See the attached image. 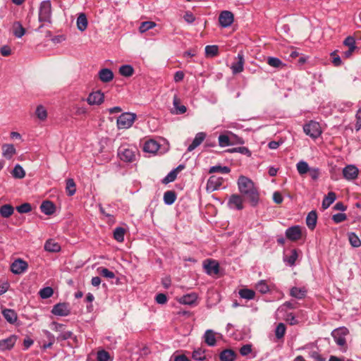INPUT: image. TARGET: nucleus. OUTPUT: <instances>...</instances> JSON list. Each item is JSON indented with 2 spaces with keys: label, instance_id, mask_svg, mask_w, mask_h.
<instances>
[{
  "label": "nucleus",
  "instance_id": "nucleus-31",
  "mask_svg": "<svg viewBox=\"0 0 361 361\" xmlns=\"http://www.w3.org/2000/svg\"><path fill=\"white\" fill-rule=\"evenodd\" d=\"M87 27V19L84 13L79 14L77 18V27L80 31H85Z\"/></svg>",
  "mask_w": 361,
  "mask_h": 361
},
{
  "label": "nucleus",
  "instance_id": "nucleus-28",
  "mask_svg": "<svg viewBox=\"0 0 361 361\" xmlns=\"http://www.w3.org/2000/svg\"><path fill=\"white\" fill-rule=\"evenodd\" d=\"M235 357V352L230 349L223 350L219 355L220 361H233Z\"/></svg>",
  "mask_w": 361,
  "mask_h": 361
},
{
  "label": "nucleus",
  "instance_id": "nucleus-3",
  "mask_svg": "<svg viewBox=\"0 0 361 361\" xmlns=\"http://www.w3.org/2000/svg\"><path fill=\"white\" fill-rule=\"evenodd\" d=\"M51 4L49 0L43 1L40 4L39 10V21L51 23Z\"/></svg>",
  "mask_w": 361,
  "mask_h": 361
},
{
  "label": "nucleus",
  "instance_id": "nucleus-5",
  "mask_svg": "<svg viewBox=\"0 0 361 361\" xmlns=\"http://www.w3.org/2000/svg\"><path fill=\"white\" fill-rule=\"evenodd\" d=\"M303 130L307 135L317 138L322 134L320 125L318 122L311 121L303 126Z\"/></svg>",
  "mask_w": 361,
  "mask_h": 361
},
{
  "label": "nucleus",
  "instance_id": "nucleus-14",
  "mask_svg": "<svg viewBox=\"0 0 361 361\" xmlns=\"http://www.w3.org/2000/svg\"><path fill=\"white\" fill-rule=\"evenodd\" d=\"M235 59L236 61L233 62L231 66V69L233 74L240 73L244 70L245 59L243 53H238Z\"/></svg>",
  "mask_w": 361,
  "mask_h": 361
},
{
  "label": "nucleus",
  "instance_id": "nucleus-26",
  "mask_svg": "<svg viewBox=\"0 0 361 361\" xmlns=\"http://www.w3.org/2000/svg\"><path fill=\"white\" fill-rule=\"evenodd\" d=\"M16 152V149L12 144H5L2 146V154L8 159H11Z\"/></svg>",
  "mask_w": 361,
  "mask_h": 361
},
{
  "label": "nucleus",
  "instance_id": "nucleus-37",
  "mask_svg": "<svg viewBox=\"0 0 361 361\" xmlns=\"http://www.w3.org/2000/svg\"><path fill=\"white\" fill-rule=\"evenodd\" d=\"M239 295L244 299L252 300L255 296V293L251 289L243 288L239 290Z\"/></svg>",
  "mask_w": 361,
  "mask_h": 361
},
{
  "label": "nucleus",
  "instance_id": "nucleus-51",
  "mask_svg": "<svg viewBox=\"0 0 361 361\" xmlns=\"http://www.w3.org/2000/svg\"><path fill=\"white\" fill-rule=\"evenodd\" d=\"M173 103V106L176 109V114H184L185 112H186L187 109H186L185 106L179 105V99H178V97L176 96L174 97Z\"/></svg>",
  "mask_w": 361,
  "mask_h": 361
},
{
  "label": "nucleus",
  "instance_id": "nucleus-43",
  "mask_svg": "<svg viewBox=\"0 0 361 361\" xmlns=\"http://www.w3.org/2000/svg\"><path fill=\"white\" fill-rule=\"evenodd\" d=\"M296 167L300 175H304L307 173L310 169L308 164L305 161H299L297 164Z\"/></svg>",
  "mask_w": 361,
  "mask_h": 361
},
{
  "label": "nucleus",
  "instance_id": "nucleus-59",
  "mask_svg": "<svg viewBox=\"0 0 361 361\" xmlns=\"http://www.w3.org/2000/svg\"><path fill=\"white\" fill-rule=\"evenodd\" d=\"M343 44L350 49H356L355 39L352 36L347 37L343 42Z\"/></svg>",
  "mask_w": 361,
  "mask_h": 361
},
{
  "label": "nucleus",
  "instance_id": "nucleus-61",
  "mask_svg": "<svg viewBox=\"0 0 361 361\" xmlns=\"http://www.w3.org/2000/svg\"><path fill=\"white\" fill-rule=\"evenodd\" d=\"M252 352V345L250 344H246L243 345L240 349V353L243 356H246Z\"/></svg>",
  "mask_w": 361,
  "mask_h": 361
},
{
  "label": "nucleus",
  "instance_id": "nucleus-21",
  "mask_svg": "<svg viewBox=\"0 0 361 361\" xmlns=\"http://www.w3.org/2000/svg\"><path fill=\"white\" fill-rule=\"evenodd\" d=\"M197 299V295L195 293H191L184 295L179 299V302L184 305H193Z\"/></svg>",
  "mask_w": 361,
  "mask_h": 361
},
{
  "label": "nucleus",
  "instance_id": "nucleus-2",
  "mask_svg": "<svg viewBox=\"0 0 361 361\" xmlns=\"http://www.w3.org/2000/svg\"><path fill=\"white\" fill-rule=\"evenodd\" d=\"M137 116L135 114L126 112L119 116L117 118V126L118 129H128L135 122Z\"/></svg>",
  "mask_w": 361,
  "mask_h": 361
},
{
  "label": "nucleus",
  "instance_id": "nucleus-52",
  "mask_svg": "<svg viewBox=\"0 0 361 361\" xmlns=\"http://www.w3.org/2000/svg\"><path fill=\"white\" fill-rule=\"evenodd\" d=\"M54 293L53 289L51 287H45L39 290V295L43 299L50 298Z\"/></svg>",
  "mask_w": 361,
  "mask_h": 361
},
{
  "label": "nucleus",
  "instance_id": "nucleus-62",
  "mask_svg": "<svg viewBox=\"0 0 361 361\" xmlns=\"http://www.w3.org/2000/svg\"><path fill=\"white\" fill-rule=\"evenodd\" d=\"M155 300L158 304H165L167 301L166 295L164 293H159L156 295Z\"/></svg>",
  "mask_w": 361,
  "mask_h": 361
},
{
  "label": "nucleus",
  "instance_id": "nucleus-33",
  "mask_svg": "<svg viewBox=\"0 0 361 361\" xmlns=\"http://www.w3.org/2000/svg\"><path fill=\"white\" fill-rule=\"evenodd\" d=\"M176 200V194L173 190H168L164 194V202L167 205H171Z\"/></svg>",
  "mask_w": 361,
  "mask_h": 361
},
{
  "label": "nucleus",
  "instance_id": "nucleus-53",
  "mask_svg": "<svg viewBox=\"0 0 361 361\" xmlns=\"http://www.w3.org/2000/svg\"><path fill=\"white\" fill-rule=\"evenodd\" d=\"M192 358L198 361H202L205 360L206 356L204 354V350L200 348L195 350L192 353Z\"/></svg>",
  "mask_w": 361,
  "mask_h": 361
},
{
  "label": "nucleus",
  "instance_id": "nucleus-24",
  "mask_svg": "<svg viewBox=\"0 0 361 361\" xmlns=\"http://www.w3.org/2000/svg\"><path fill=\"white\" fill-rule=\"evenodd\" d=\"M307 294V289L305 288L293 287L290 290V295L297 299H303Z\"/></svg>",
  "mask_w": 361,
  "mask_h": 361
},
{
  "label": "nucleus",
  "instance_id": "nucleus-20",
  "mask_svg": "<svg viewBox=\"0 0 361 361\" xmlns=\"http://www.w3.org/2000/svg\"><path fill=\"white\" fill-rule=\"evenodd\" d=\"M159 149V145L154 140H149L145 142L143 150L149 153H155Z\"/></svg>",
  "mask_w": 361,
  "mask_h": 361
},
{
  "label": "nucleus",
  "instance_id": "nucleus-29",
  "mask_svg": "<svg viewBox=\"0 0 361 361\" xmlns=\"http://www.w3.org/2000/svg\"><path fill=\"white\" fill-rule=\"evenodd\" d=\"M40 209L44 214L51 215L55 212V207L51 202L44 201L40 206Z\"/></svg>",
  "mask_w": 361,
  "mask_h": 361
},
{
  "label": "nucleus",
  "instance_id": "nucleus-48",
  "mask_svg": "<svg viewBox=\"0 0 361 361\" xmlns=\"http://www.w3.org/2000/svg\"><path fill=\"white\" fill-rule=\"evenodd\" d=\"M230 171H231V169L228 166H212L209 171V172L210 173H228Z\"/></svg>",
  "mask_w": 361,
  "mask_h": 361
},
{
  "label": "nucleus",
  "instance_id": "nucleus-11",
  "mask_svg": "<svg viewBox=\"0 0 361 361\" xmlns=\"http://www.w3.org/2000/svg\"><path fill=\"white\" fill-rule=\"evenodd\" d=\"M28 267L27 263L21 259H16L11 266V271L15 274H20L25 272Z\"/></svg>",
  "mask_w": 361,
  "mask_h": 361
},
{
  "label": "nucleus",
  "instance_id": "nucleus-12",
  "mask_svg": "<svg viewBox=\"0 0 361 361\" xmlns=\"http://www.w3.org/2000/svg\"><path fill=\"white\" fill-rule=\"evenodd\" d=\"M286 236L291 241H296L301 238L302 231L300 226H293L286 231Z\"/></svg>",
  "mask_w": 361,
  "mask_h": 361
},
{
  "label": "nucleus",
  "instance_id": "nucleus-40",
  "mask_svg": "<svg viewBox=\"0 0 361 361\" xmlns=\"http://www.w3.org/2000/svg\"><path fill=\"white\" fill-rule=\"evenodd\" d=\"M125 232L126 230L122 227L116 228L114 231V239L119 243L123 242L124 240Z\"/></svg>",
  "mask_w": 361,
  "mask_h": 361
},
{
  "label": "nucleus",
  "instance_id": "nucleus-46",
  "mask_svg": "<svg viewBox=\"0 0 361 361\" xmlns=\"http://www.w3.org/2000/svg\"><path fill=\"white\" fill-rule=\"evenodd\" d=\"M155 26L156 23L153 21H145L140 24L139 31L141 33H144L147 30L154 28Z\"/></svg>",
  "mask_w": 361,
  "mask_h": 361
},
{
  "label": "nucleus",
  "instance_id": "nucleus-49",
  "mask_svg": "<svg viewBox=\"0 0 361 361\" xmlns=\"http://www.w3.org/2000/svg\"><path fill=\"white\" fill-rule=\"evenodd\" d=\"M227 152H230V153L238 152L242 154L247 155V157L251 156V152L249 150V149L247 147H239L229 149L227 150Z\"/></svg>",
  "mask_w": 361,
  "mask_h": 361
},
{
  "label": "nucleus",
  "instance_id": "nucleus-36",
  "mask_svg": "<svg viewBox=\"0 0 361 361\" xmlns=\"http://www.w3.org/2000/svg\"><path fill=\"white\" fill-rule=\"evenodd\" d=\"M12 176L15 178L21 179L25 176V172L20 164H16L11 172Z\"/></svg>",
  "mask_w": 361,
  "mask_h": 361
},
{
  "label": "nucleus",
  "instance_id": "nucleus-42",
  "mask_svg": "<svg viewBox=\"0 0 361 361\" xmlns=\"http://www.w3.org/2000/svg\"><path fill=\"white\" fill-rule=\"evenodd\" d=\"M267 63L274 68H281L285 66V64L279 59L276 57H268Z\"/></svg>",
  "mask_w": 361,
  "mask_h": 361
},
{
  "label": "nucleus",
  "instance_id": "nucleus-4",
  "mask_svg": "<svg viewBox=\"0 0 361 361\" xmlns=\"http://www.w3.org/2000/svg\"><path fill=\"white\" fill-rule=\"evenodd\" d=\"M135 148H130L126 145H122L118 149V156L122 161L133 162L135 159Z\"/></svg>",
  "mask_w": 361,
  "mask_h": 361
},
{
  "label": "nucleus",
  "instance_id": "nucleus-8",
  "mask_svg": "<svg viewBox=\"0 0 361 361\" xmlns=\"http://www.w3.org/2000/svg\"><path fill=\"white\" fill-rule=\"evenodd\" d=\"M228 206L231 209L242 210L244 208L243 197L237 194L232 195L228 199Z\"/></svg>",
  "mask_w": 361,
  "mask_h": 361
},
{
  "label": "nucleus",
  "instance_id": "nucleus-64",
  "mask_svg": "<svg viewBox=\"0 0 361 361\" xmlns=\"http://www.w3.org/2000/svg\"><path fill=\"white\" fill-rule=\"evenodd\" d=\"M310 173V177L313 180H317L319 178V170L317 168H310V171H308Z\"/></svg>",
  "mask_w": 361,
  "mask_h": 361
},
{
  "label": "nucleus",
  "instance_id": "nucleus-18",
  "mask_svg": "<svg viewBox=\"0 0 361 361\" xmlns=\"http://www.w3.org/2000/svg\"><path fill=\"white\" fill-rule=\"evenodd\" d=\"M206 137V133L204 132H200L196 134L194 140H192V143L188 146V151L192 152L194 150L196 147H197L205 139Z\"/></svg>",
  "mask_w": 361,
  "mask_h": 361
},
{
  "label": "nucleus",
  "instance_id": "nucleus-35",
  "mask_svg": "<svg viewBox=\"0 0 361 361\" xmlns=\"http://www.w3.org/2000/svg\"><path fill=\"white\" fill-rule=\"evenodd\" d=\"M13 35L18 38H21L25 33V29L20 22H15L13 25Z\"/></svg>",
  "mask_w": 361,
  "mask_h": 361
},
{
  "label": "nucleus",
  "instance_id": "nucleus-30",
  "mask_svg": "<svg viewBox=\"0 0 361 361\" xmlns=\"http://www.w3.org/2000/svg\"><path fill=\"white\" fill-rule=\"evenodd\" d=\"M219 145L221 147H225L230 145H235V142L232 141L231 136L226 134H221L218 137Z\"/></svg>",
  "mask_w": 361,
  "mask_h": 361
},
{
  "label": "nucleus",
  "instance_id": "nucleus-57",
  "mask_svg": "<svg viewBox=\"0 0 361 361\" xmlns=\"http://www.w3.org/2000/svg\"><path fill=\"white\" fill-rule=\"evenodd\" d=\"M32 207L29 203H23L16 207V210L20 214L28 213L31 211Z\"/></svg>",
  "mask_w": 361,
  "mask_h": 361
},
{
  "label": "nucleus",
  "instance_id": "nucleus-60",
  "mask_svg": "<svg viewBox=\"0 0 361 361\" xmlns=\"http://www.w3.org/2000/svg\"><path fill=\"white\" fill-rule=\"evenodd\" d=\"M346 219H347V216L344 213H338V214L333 215V216H332L333 221L336 224L343 222Z\"/></svg>",
  "mask_w": 361,
  "mask_h": 361
},
{
  "label": "nucleus",
  "instance_id": "nucleus-47",
  "mask_svg": "<svg viewBox=\"0 0 361 361\" xmlns=\"http://www.w3.org/2000/svg\"><path fill=\"white\" fill-rule=\"evenodd\" d=\"M286 328L283 323H279L275 329V336L278 339L283 338Z\"/></svg>",
  "mask_w": 361,
  "mask_h": 361
},
{
  "label": "nucleus",
  "instance_id": "nucleus-23",
  "mask_svg": "<svg viewBox=\"0 0 361 361\" xmlns=\"http://www.w3.org/2000/svg\"><path fill=\"white\" fill-rule=\"evenodd\" d=\"M204 341L209 346H214L216 345V333L208 329L204 334Z\"/></svg>",
  "mask_w": 361,
  "mask_h": 361
},
{
  "label": "nucleus",
  "instance_id": "nucleus-6",
  "mask_svg": "<svg viewBox=\"0 0 361 361\" xmlns=\"http://www.w3.org/2000/svg\"><path fill=\"white\" fill-rule=\"evenodd\" d=\"M348 334V330L345 327H341L332 331V336L335 342L339 346H344L346 343L345 336Z\"/></svg>",
  "mask_w": 361,
  "mask_h": 361
},
{
  "label": "nucleus",
  "instance_id": "nucleus-15",
  "mask_svg": "<svg viewBox=\"0 0 361 361\" xmlns=\"http://www.w3.org/2000/svg\"><path fill=\"white\" fill-rule=\"evenodd\" d=\"M17 341V336L11 335L9 337L0 340V350H7L11 349Z\"/></svg>",
  "mask_w": 361,
  "mask_h": 361
},
{
  "label": "nucleus",
  "instance_id": "nucleus-44",
  "mask_svg": "<svg viewBox=\"0 0 361 361\" xmlns=\"http://www.w3.org/2000/svg\"><path fill=\"white\" fill-rule=\"evenodd\" d=\"M348 240L350 245L354 247H359L361 246V240L355 233H348Z\"/></svg>",
  "mask_w": 361,
  "mask_h": 361
},
{
  "label": "nucleus",
  "instance_id": "nucleus-55",
  "mask_svg": "<svg viewBox=\"0 0 361 361\" xmlns=\"http://www.w3.org/2000/svg\"><path fill=\"white\" fill-rule=\"evenodd\" d=\"M176 170H172L169 172L167 176L163 179L162 182L164 184H167L169 183L173 182L176 180L177 177Z\"/></svg>",
  "mask_w": 361,
  "mask_h": 361
},
{
  "label": "nucleus",
  "instance_id": "nucleus-13",
  "mask_svg": "<svg viewBox=\"0 0 361 361\" xmlns=\"http://www.w3.org/2000/svg\"><path fill=\"white\" fill-rule=\"evenodd\" d=\"M223 183V178L212 176L207 180V190L208 192H213L218 190Z\"/></svg>",
  "mask_w": 361,
  "mask_h": 361
},
{
  "label": "nucleus",
  "instance_id": "nucleus-45",
  "mask_svg": "<svg viewBox=\"0 0 361 361\" xmlns=\"http://www.w3.org/2000/svg\"><path fill=\"white\" fill-rule=\"evenodd\" d=\"M66 189L67 190L68 195L70 196H72L75 193L76 186L73 179L69 178L66 180Z\"/></svg>",
  "mask_w": 361,
  "mask_h": 361
},
{
  "label": "nucleus",
  "instance_id": "nucleus-63",
  "mask_svg": "<svg viewBox=\"0 0 361 361\" xmlns=\"http://www.w3.org/2000/svg\"><path fill=\"white\" fill-rule=\"evenodd\" d=\"M355 118H356L355 129H356V130H359L361 128V107L357 111Z\"/></svg>",
  "mask_w": 361,
  "mask_h": 361
},
{
  "label": "nucleus",
  "instance_id": "nucleus-22",
  "mask_svg": "<svg viewBox=\"0 0 361 361\" xmlns=\"http://www.w3.org/2000/svg\"><path fill=\"white\" fill-rule=\"evenodd\" d=\"M317 221V214L315 211H311L306 217V224L310 230H314Z\"/></svg>",
  "mask_w": 361,
  "mask_h": 361
},
{
  "label": "nucleus",
  "instance_id": "nucleus-27",
  "mask_svg": "<svg viewBox=\"0 0 361 361\" xmlns=\"http://www.w3.org/2000/svg\"><path fill=\"white\" fill-rule=\"evenodd\" d=\"M2 314L6 320L10 324H14L17 321V314L13 310L5 309L2 311Z\"/></svg>",
  "mask_w": 361,
  "mask_h": 361
},
{
  "label": "nucleus",
  "instance_id": "nucleus-7",
  "mask_svg": "<svg viewBox=\"0 0 361 361\" xmlns=\"http://www.w3.org/2000/svg\"><path fill=\"white\" fill-rule=\"evenodd\" d=\"M104 101V94L100 90L91 92L87 98V102L90 105H100Z\"/></svg>",
  "mask_w": 361,
  "mask_h": 361
},
{
  "label": "nucleus",
  "instance_id": "nucleus-32",
  "mask_svg": "<svg viewBox=\"0 0 361 361\" xmlns=\"http://www.w3.org/2000/svg\"><path fill=\"white\" fill-rule=\"evenodd\" d=\"M14 212V208L11 204H4L0 207V214L4 218L10 217Z\"/></svg>",
  "mask_w": 361,
  "mask_h": 361
},
{
  "label": "nucleus",
  "instance_id": "nucleus-1",
  "mask_svg": "<svg viewBox=\"0 0 361 361\" xmlns=\"http://www.w3.org/2000/svg\"><path fill=\"white\" fill-rule=\"evenodd\" d=\"M240 192L245 197L252 207H256L259 202V194L254 183L248 178L241 176L238 180Z\"/></svg>",
  "mask_w": 361,
  "mask_h": 361
},
{
  "label": "nucleus",
  "instance_id": "nucleus-41",
  "mask_svg": "<svg viewBox=\"0 0 361 361\" xmlns=\"http://www.w3.org/2000/svg\"><path fill=\"white\" fill-rule=\"evenodd\" d=\"M219 53V47L217 45H207L205 47V55L207 57L216 56Z\"/></svg>",
  "mask_w": 361,
  "mask_h": 361
},
{
  "label": "nucleus",
  "instance_id": "nucleus-25",
  "mask_svg": "<svg viewBox=\"0 0 361 361\" xmlns=\"http://www.w3.org/2000/svg\"><path fill=\"white\" fill-rule=\"evenodd\" d=\"M44 250L50 252H58L61 250V246L55 240L49 239L44 244Z\"/></svg>",
  "mask_w": 361,
  "mask_h": 361
},
{
  "label": "nucleus",
  "instance_id": "nucleus-34",
  "mask_svg": "<svg viewBox=\"0 0 361 361\" xmlns=\"http://www.w3.org/2000/svg\"><path fill=\"white\" fill-rule=\"evenodd\" d=\"M336 195L334 192H329L322 201V207L327 209L336 200Z\"/></svg>",
  "mask_w": 361,
  "mask_h": 361
},
{
  "label": "nucleus",
  "instance_id": "nucleus-50",
  "mask_svg": "<svg viewBox=\"0 0 361 361\" xmlns=\"http://www.w3.org/2000/svg\"><path fill=\"white\" fill-rule=\"evenodd\" d=\"M35 114L37 117L41 121H44L47 117V110L42 105H39L37 107Z\"/></svg>",
  "mask_w": 361,
  "mask_h": 361
},
{
  "label": "nucleus",
  "instance_id": "nucleus-9",
  "mask_svg": "<svg viewBox=\"0 0 361 361\" xmlns=\"http://www.w3.org/2000/svg\"><path fill=\"white\" fill-rule=\"evenodd\" d=\"M233 14L228 11H222L219 16V24L223 27H229L233 22Z\"/></svg>",
  "mask_w": 361,
  "mask_h": 361
},
{
  "label": "nucleus",
  "instance_id": "nucleus-17",
  "mask_svg": "<svg viewBox=\"0 0 361 361\" xmlns=\"http://www.w3.org/2000/svg\"><path fill=\"white\" fill-rule=\"evenodd\" d=\"M51 312L57 316H67L70 310L66 303H59L54 306Z\"/></svg>",
  "mask_w": 361,
  "mask_h": 361
},
{
  "label": "nucleus",
  "instance_id": "nucleus-58",
  "mask_svg": "<svg viewBox=\"0 0 361 361\" xmlns=\"http://www.w3.org/2000/svg\"><path fill=\"white\" fill-rule=\"evenodd\" d=\"M256 288L262 293H267L269 290V288L264 281H260L256 285Z\"/></svg>",
  "mask_w": 361,
  "mask_h": 361
},
{
  "label": "nucleus",
  "instance_id": "nucleus-39",
  "mask_svg": "<svg viewBox=\"0 0 361 361\" xmlns=\"http://www.w3.org/2000/svg\"><path fill=\"white\" fill-rule=\"evenodd\" d=\"M119 73L125 77H130L134 73V69L130 65H123L119 68Z\"/></svg>",
  "mask_w": 361,
  "mask_h": 361
},
{
  "label": "nucleus",
  "instance_id": "nucleus-16",
  "mask_svg": "<svg viewBox=\"0 0 361 361\" xmlns=\"http://www.w3.org/2000/svg\"><path fill=\"white\" fill-rule=\"evenodd\" d=\"M343 175L347 180H354L357 177L358 169L353 165H348L343 169Z\"/></svg>",
  "mask_w": 361,
  "mask_h": 361
},
{
  "label": "nucleus",
  "instance_id": "nucleus-19",
  "mask_svg": "<svg viewBox=\"0 0 361 361\" xmlns=\"http://www.w3.org/2000/svg\"><path fill=\"white\" fill-rule=\"evenodd\" d=\"M99 80L103 82H109L114 78V73L109 68H102L98 73Z\"/></svg>",
  "mask_w": 361,
  "mask_h": 361
},
{
  "label": "nucleus",
  "instance_id": "nucleus-56",
  "mask_svg": "<svg viewBox=\"0 0 361 361\" xmlns=\"http://www.w3.org/2000/svg\"><path fill=\"white\" fill-rule=\"evenodd\" d=\"M98 271L102 276L107 279H114L115 277L114 273L109 270L107 268L101 267L98 269Z\"/></svg>",
  "mask_w": 361,
  "mask_h": 361
},
{
  "label": "nucleus",
  "instance_id": "nucleus-54",
  "mask_svg": "<svg viewBox=\"0 0 361 361\" xmlns=\"http://www.w3.org/2000/svg\"><path fill=\"white\" fill-rule=\"evenodd\" d=\"M97 361H109L111 357L107 351L102 350L97 352Z\"/></svg>",
  "mask_w": 361,
  "mask_h": 361
},
{
  "label": "nucleus",
  "instance_id": "nucleus-10",
  "mask_svg": "<svg viewBox=\"0 0 361 361\" xmlns=\"http://www.w3.org/2000/svg\"><path fill=\"white\" fill-rule=\"evenodd\" d=\"M204 269L209 275L217 274L219 272V264L214 259H207L203 263Z\"/></svg>",
  "mask_w": 361,
  "mask_h": 361
},
{
  "label": "nucleus",
  "instance_id": "nucleus-38",
  "mask_svg": "<svg viewBox=\"0 0 361 361\" xmlns=\"http://www.w3.org/2000/svg\"><path fill=\"white\" fill-rule=\"evenodd\" d=\"M298 252L296 250H292L290 251V255H286L283 258L284 262H286L290 266H293L295 264V262L298 258Z\"/></svg>",
  "mask_w": 361,
  "mask_h": 361
}]
</instances>
